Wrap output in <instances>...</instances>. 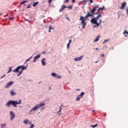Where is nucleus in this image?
Listing matches in <instances>:
<instances>
[{
    "mask_svg": "<svg viewBox=\"0 0 128 128\" xmlns=\"http://www.w3.org/2000/svg\"><path fill=\"white\" fill-rule=\"evenodd\" d=\"M32 56H31L28 60H26L24 62V64H26V62H30V60H32Z\"/></svg>",
    "mask_w": 128,
    "mask_h": 128,
    "instance_id": "nucleus-23",
    "label": "nucleus"
},
{
    "mask_svg": "<svg viewBox=\"0 0 128 128\" xmlns=\"http://www.w3.org/2000/svg\"><path fill=\"white\" fill-rule=\"evenodd\" d=\"M50 30H54V28H52V26H50L49 30H48L49 32H52V31Z\"/></svg>",
    "mask_w": 128,
    "mask_h": 128,
    "instance_id": "nucleus-18",
    "label": "nucleus"
},
{
    "mask_svg": "<svg viewBox=\"0 0 128 128\" xmlns=\"http://www.w3.org/2000/svg\"><path fill=\"white\" fill-rule=\"evenodd\" d=\"M93 8L91 10L93 12H94L96 10V8H98V6H93Z\"/></svg>",
    "mask_w": 128,
    "mask_h": 128,
    "instance_id": "nucleus-15",
    "label": "nucleus"
},
{
    "mask_svg": "<svg viewBox=\"0 0 128 128\" xmlns=\"http://www.w3.org/2000/svg\"><path fill=\"white\" fill-rule=\"evenodd\" d=\"M104 8V6L102 8H98V10H102Z\"/></svg>",
    "mask_w": 128,
    "mask_h": 128,
    "instance_id": "nucleus-34",
    "label": "nucleus"
},
{
    "mask_svg": "<svg viewBox=\"0 0 128 128\" xmlns=\"http://www.w3.org/2000/svg\"><path fill=\"white\" fill-rule=\"evenodd\" d=\"M66 8H68L72 9V6H66Z\"/></svg>",
    "mask_w": 128,
    "mask_h": 128,
    "instance_id": "nucleus-36",
    "label": "nucleus"
},
{
    "mask_svg": "<svg viewBox=\"0 0 128 128\" xmlns=\"http://www.w3.org/2000/svg\"><path fill=\"white\" fill-rule=\"evenodd\" d=\"M40 58V54H38L36 56H35L33 60V62H36L38 60H39Z\"/></svg>",
    "mask_w": 128,
    "mask_h": 128,
    "instance_id": "nucleus-11",
    "label": "nucleus"
},
{
    "mask_svg": "<svg viewBox=\"0 0 128 128\" xmlns=\"http://www.w3.org/2000/svg\"><path fill=\"white\" fill-rule=\"evenodd\" d=\"M36 4H38V2H34V4H32L34 8H35V6H36Z\"/></svg>",
    "mask_w": 128,
    "mask_h": 128,
    "instance_id": "nucleus-20",
    "label": "nucleus"
},
{
    "mask_svg": "<svg viewBox=\"0 0 128 128\" xmlns=\"http://www.w3.org/2000/svg\"><path fill=\"white\" fill-rule=\"evenodd\" d=\"M80 98H80V96H79V95H78L77 96H76V100H80Z\"/></svg>",
    "mask_w": 128,
    "mask_h": 128,
    "instance_id": "nucleus-24",
    "label": "nucleus"
},
{
    "mask_svg": "<svg viewBox=\"0 0 128 128\" xmlns=\"http://www.w3.org/2000/svg\"><path fill=\"white\" fill-rule=\"evenodd\" d=\"M124 34L125 36H128V35H126V34H128V32L124 31Z\"/></svg>",
    "mask_w": 128,
    "mask_h": 128,
    "instance_id": "nucleus-26",
    "label": "nucleus"
},
{
    "mask_svg": "<svg viewBox=\"0 0 128 128\" xmlns=\"http://www.w3.org/2000/svg\"><path fill=\"white\" fill-rule=\"evenodd\" d=\"M126 3L124 2L122 4L121 6L120 7V10H124V8L126 7Z\"/></svg>",
    "mask_w": 128,
    "mask_h": 128,
    "instance_id": "nucleus-13",
    "label": "nucleus"
},
{
    "mask_svg": "<svg viewBox=\"0 0 128 128\" xmlns=\"http://www.w3.org/2000/svg\"><path fill=\"white\" fill-rule=\"evenodd\" d=\"M84 95V92H82L81 94L79 95L81 98H82V96Z\"/></svg>",
    "mask_w": 128,
    "mask_h": 128,
    "instance_id": "nucleus-21",
    "label": "nucleus"
},
{
    "mask_svg": "<svg viewBox=\"0 0 128 128\" xmlns=\"http://www.w3.org/2000/svg\"><path fill=\"white\" fill-rule=\"evenodd\" d=\"M12 67H10V68H9V70H8V71L7 72V74H10V72H12Z\"/></svg>",
    "mask_w": 128,
    "mask_h": 128,
    "instance_id": "nucleus-28",
    "label": "nucleus"
},
{
    "mask_svg": "<svg viewBox=\"0 0 128 128\" xmlns=\"http://www.w3.org/2000/svg\"><path fill=\"white\" fill-rule=\"evenodd\" d=\"M2 128H6V124H2L0 125Z\"/></svg>",
    "mask_w": 128,
    "mask_h": 128,
    "instance_id": "nucleus-30",
    "label": "nucleus"
},
{
    "mask_svg": "<svg viewBox=\"0 0 128 128\" xmlns=\"http://www.w3.org/2000/svg\"><path fill=\"white\" fill-rule=\"evenodd\" d=\"M82 58H84V56H81L80 57H76L75 58H74V62H78L80 60H82Z\"/></svg>",
    "mask_w": 128,
    "mask_h": 128,
    "instance_id": "nucleus-10",
    "label": "nucleus"
},
{
    "mask_svg": "<svg viewBox=\"0 0 128 128\" xmlns=\"http://www.w3.org/2000/svg\"><path fill=\"white\" fill-rule=\"evenodd\" d=\"M100 18H102V14H98L96 17L92 18L90 20V22H92V24H95L93 26L94 28H98L100 25L102 24V19H99V22H98V20Z\"/></svg>",
    "mask_w": 128,
    "mask_h": 128,
    "instance_id": "nucleus-1",
    "label": "nucleus"
},
{
    "mask_svg": "<svg viewBox=\"0 0 128 128\" xmlns=\"http://www.w3.org/2000/svg\"><path fill=\"white\" fill-rule=\"evenodd\" d=\"M67 20H70V19L68 18H67Z\"/></svg>",
    "mask_w": 128,
    "mask_h": 128,
    "instance_id": "nucleus-62",
    "label": "nucleus"
},
{
    "mask_svg": "<svg viewBox=\"0 0 128 128\" xmlns=\"http://www.w3.org/2000/svg\"><path fill=\"white\" fill-rule=\"evenodd\" d=\"M97 62H98V61H96V62H95V63H96V64H97Z\"/></svg>",
    "mask_w": 128,
    "mask_h": 128,
    "instance_id": "nucleus-56",
    "label": "nucleus"
},
{
    "mask_svg": "<svg viewBox=\"0 0 128 128\" xmlns=\"http://www.w3.org/2000/svg\"><path fill=\"white\" fill-rule=\"evenodd\" d=\"M62 112V110H60L58 112L57 114H59V116H60V112Z\"/></svg>",
    "mask_w": 128,
    "mask_h": 128,
    "instance_id": "nucleus-41",
    "label": "nucleus"
},
{
    "mask_svg": "<svg viewBox=\"0 0 128 128\" xmlns=\"http://www.w3.org/2000/svg\"><path fill=\"white\" fill-rule=\"evenodd\" d=\"M95 50H98V48H96Z\"/></svg>",
    "mask_w": 128,
    "mask_h": 128,
    "instance_id": "nucleus-58",
    "label": "nucleus"
},
{
    "mask_svg": "<svg viewBox=\"0 0 128 128\" xmlns=\"http://www.w3.org/2000/svg\"><path fill=\"white\" fill-rule=\"evenodd\" d=\"M88 2H90V4H92L94 0H88Z\"/></svg>",
    "mask_w": 128,
    "mask_h": 128,
    "instance_id": "nucleus-39",
    "label": "nucleus"
},
{
    "mask_svg": "<svg viewBox=\"0 0 128 128\" xmlns=\"http://www.w3.org/2000/svg\"><path fill=\"white\" fill-rule=\"evenodd\" d=\"M109 41L108 40H105L103 42V44H106V42H108Z\"/></svg>",
    "mask_w": 128,
    "mask_h": 128,
    "instance_id": "nucleus-33",
    "label": "nucleus"
},
{
    "mask_svg": "<svg viewBox=\"0 0 128 128\" xmlns=\"http://www.w3.org/2000/svg\"><path fill=\"white\" fill-rule=\"evenodd\" d=\"M59 110H62V106L59 107Z\"/></svg>",
    "mask_w": 128,
    "mask_h": 128,
    "instance_id": "nucleus-50",
    "label": "nucleus"
},
{
    "mask_svg": "<svg viewBox=\"0 0 128 128\" xmlns=\"http://www.w3.org/2000/svg\"><path fill=\"white\" fill-rule=\"evenodd\" d=\"M23 122L24 124H26V126H28V119L24 120L23 121Z\"/></svg>",
    "mask_w": 128,
    "mask_h": 128,
    "instance_id": "nucleus-17",
    "label": "nucleus"
},
{
    "mask_svg": "<svg viewBox=\"0 0 128 128\" xmlns=\"http://www.w3.org/2000/svg\"><path fill=\"white\" fill-rule=\"evenodd\" d=\"M69 74H70V71H69Z\"/></svg>",
    "mask_w": 128,
    "mask_h": 128,
    "instance_id": "nucleus-63",
    "label": "nucleus"
},
{
    "mask_svg": "<svg viewBox=\"0 0 128 128\" xmlns=\"http://www.w3.org/2000/svg\"><path fill=\"white\" fill-rule=\"evenodd\" d=\"M75 0H72V4H74Z\"/></svg>",
    "mask_w": 128,
    "mask_h": 128,
    "instance_id": "nucleus-51",
    "label": "nucleus"
},
{
    "mask_svg": "<svg viewBox=\"0 0 128 128\" xmlns=\"http://www.w3.org/2000/svg\"><path fill=\"white\" fill-rule=\"evenodd\" d=\"M14 84V81L8 82L6 84L4 88H10V86H12Z\"/></svg>",
    "mask_w": 128,
    "mask_h": 128,
    "instance_id": "nucleus-6",
    "label": "nucleus"
},
{
    "mask_svg": "<svg viewBox=\"0 0 128 128\" xmlns=\"http://www.w3.org/2000/svg\"><path fill=\"white\" fill-rule=\"evenodd\" d=\"M44 110V107H42V109L40 110V112H42Z\"/></svg>",
    "mask_w": 128,
    "mask_h": 128,
    "instance_id": "nucleus-43",
    "label": "nucleus"
},
{
    "mask_svg": "<svg viewBox=\"0 0 128 128\" xmlns=\"http://www.w3.org/2000/svg\"><path fill=\"white\" fill-rule=\"evenodd\" d=\"M19 72V74H17V76H20V74H22V71L19 70H18V72Z\"/></svg>",
    "mask_w": 128,
    "mask_h": 128,
    "instance_id": "nucleus-19",
    "label": "nucleus"
},
{
    "mask_svg": "<svg viewBox=\"0 0 128 128\" xmlns=\"http://www.w3.org/2000/svg\"><path fill=\"white\" fill-rule=\"evenodd\" d=\"M46 51H44L43 52H42L41 54H46Z\"/></svg>",
    "mask_w": 128,
    "mask_h": 128,
    "instance_id": "nucleus-40",
    "label": "nucleus"
},
{
    "mask_svg": "<svg viewBox=\"0 0 128 128\" xmlns=\"http://www.w3.org/2000/svg\"><path fill=\"white\" fill-rule=\"evenodd\" d=\"M90 126L91 128H96V126H98V124H96L95 125H91Z\"/></svg>",
    "mask_w": 128,
    "mask_h": 128,
    "instance_id": "nucleus-27",
    "label": "nucleus"
},
{
    "mask_svg": "<svg viewBox=\"0 0 128 128\" xmlns=\"http://www.w3.org/2000/svg\"><path fill=\"white\" fill-rule=\"evenodd\" d=\"M90 16H92V18H94V12H93L92 10L87 12V14L85 16V18L88 20V18H90Z\"/></svg>",
    "mask_w": 128,
    "mask_h": 128,
    "instance_id": "nucleus-4",
    "label": "nucleus"
},
{
    "mask_svg": "<svg viewBox=\"0 0 128 128\" xmlns=\"http://www.w3.org/2000/svg\"><path fill=\"white\" fill-rule=\"evenodd\" d=\"M10 120L11 122L14 120V118H16V114L14 112L12 111H10Z\"/></svg>",
    "mask_w": 128,
    "mask_h": 128,
    "instance_id": "nucleus-7",
    "label": "nucleus"
},
{
    "mask_svg": "<svg viewBox=\"0 0 128 128\" xmlns=\"http://www.w3.org/2000/svg\"><path fill=\"white\" fill-rule=\"evenodd\" d=\"M70 43L68 42V44H67V48H68V49H69V48H70Z\"/></svg>",
    "mask_w": 128,
    "mask_h": 128,
    "instance_id": "nucleus-37",
    "label": "nucleus"
},
{
    "mask_svg": "<svg viewBox=\"0 0 128 128\" xmlns=\"http://www.w3.org/2000/svg\"><path fill=\"white\" fill-rule=\"evenodd\" d=\"M79 20H82L81 24L82 26V28H84L86 26V18H84V16H80Z\"/></svg>",
    "mask_w": 128,
    "mask_h": 128,
    "instance_id": "nucleus-5",
    "label": "nucleus"
},
{
    "mask_svg": "<svg viewBox=\"0 0 128 128\" xmlns=\"http://www.w3.org/2000/svg\"><path fill=\"white\" fill-rule=\"evenodd\" d=\"M92 112H94V110H93Z\"/></svg>",
    "mask_w": 128,
    "mask_h": 128,
    "instance_id": "nucleus-64",
    "label": "nucleus"
},
{
    "mask_svg": "<svg viewBox=\"0 0 128 128\" xmlns=\"http://www.w3.org/2000/svg\"><path fill=\"white\" fill-rule=\"evenodd\" d=\"M36 107L35 106L33 108H32L30 110L28 114H32L34 112H36L37 110Z\"/></svg>",
    "mask_w": 128,
    "mask_h": 128,
    "instance_id": "nucleus-8",
    "label": "nucleus"
},
{
    "mask_svg": "<svg viewBox=\"0 0 128 128\" xmlns=\"http://www.w3.org/2000/svg\"><path fill=\"white\" fill-rule=\"evenodd\" d=\"M4 76H6V74L3 75L1 78H4Z\"/></svg>",
    "mask_w": 128,
    "mask_h": 128,
    "instance_id": "nucleus-48",
    "label": "nucleus"
},
{
    "mask_svg": "<svg viewBox=\"0 0 128 128\" xmlns=\"http://www.w3.org/2000/svg\"><path fill=\"white\" fill-rule=\"evenodd\" d=\"M99 13H100V10H98L97 12L95 14H96V15L98 14H98H98Z\"/></svg>",
    "mask_w": 128,
    "mask_h": 128,
    "instance_id": "nucleus-31",
    "label": "nucleus"
},
{
    "mask_svg": "<svg viewBox=\"0 0 128 128\" xmlns=\"http://www.w3.org/2000/svg\"><path fill=\"white\" fill-rule=\"evenodd\" d=\"M25 2V4H26V2H28V0L24 1Z\"/></svg>",
    "mask_w": 128,
    "mask_h": 128,
    "instance_id": "nucleus-55",
    "label": "nucleus"
},
{
    "mask_svg": "<svg viewBox=\"0 0 128 128\" xmlns=\"http://www.w3.org/2000/svg\"><path fill=\"white\" fill-rule=\"evenodd\" d=\"M28 68V64L26 66H24L22 65L20 66H18L17 68H16L15 69H14L12 72H18V70H20L21 72H24V70H26Z\"/></svg>",
    "mask_w": 128,
    "mask_h": 128,
    "instance_id": "nucleus-3",
    "label": "nucleus"
},
{
    "mask_svg": "<svg viewBox=\"0 0 128 128\" xmlns=\"http://www.w3.org/2000/svg\"><path fill=\"white\" fill-rule=\"evenodd\" d=\"M126 12L127 16H128V8H126Z\"/></svg>",
    "mask_w": 128,
    "mask_h": 128,
    "instance_id": "nucleus-42",
    "label": "nucleus"
},
{
    "mask_svg": "<svg viewBox=\"0 0 128 128\" xmlns=\"http://www.w3.org/2000/svg\"><path fill=\"white\" fill-rule=\"evenodd\" d=\"M104 56V54H102V55H101V56Z\"/></svg>",
    "mask_w": 128,
    "mask_h": 128,
    "instance_id": "nucleus-59",
    "label": "nucleus"
},
{
    "mask_svg": "<svg viewBox=\"0 0 128 128\" xmlns=\"http://www.w3.org/2000/svg\"><path fill=\"white\" fill-rule=\"evenodd\" d=\"M28 124H32V122L31 121H28Z\"/></svg>",
    "mask_w": 128,
    "mask_h": 128,
    "instance_id": "nucleus-47",
    "label": "nucleus"
},
{
    "mask_svg": "<svg viewBox=\"0 0 128 128\" xmlns=\"http://www.w3.org/2000/svg\"><path fill=\"white\" fill-rule=\"evenodd\" d=\"M22 104V100H19L18 101V100H9L6 104V106H7V108H10V106H13L14 108H16V106L18 104Z\"/></svg>",
    "mask_w": 128,
    "mask_h": 128,
    "instance_id": "nucleus-2",
    "label": "nucleus"
},
{
    "mask_svg": "<svg viewBox=\"0 0 128 128\" xmlns=\"http://www.w3.org/2000/svg\"><path fill=\"white\" fill-rule=\"evenodd\" d=\"M87 2H88V0H84L82 1V2H84V4H86Z\"/></svg>",
    "mask_w": 128,
    "mask_h": 128,
    "instance_id": "nucleus-35",
    "label": "nucleus"
},
{
    "mask_svg": "<svg viewBox=\"0 0 128 128\" xmlns=\"http://www.w3.org/2000/svg\"><path fill=\"white\" fill-rule=\"evenodd\" d=\"M68 0H66L65 1H64V2L66 3V4H68Z\"/></svg>",
    "mask_w": 128,
    "mask_h": 128,
    "instance_id": "nucleus-38",
    "label": "nucleus"
},
{
    "mask_svg": "<svg viewBox=\"0 0 128 128\" xmlns=\"http://www.w3.org/2000/svg\"><path fill=\"white\" fill-rule=\"evenodd\" d=\"M28 82H32V80H28Z\"/></svg>",
    "mask_w": 128,
    "mask_h": 128,
    "instance_id": "nucleus-49",
    "label": "nucleus"
},
{
    "mask_svg": "<svg viewBox=\"0 0 128 128\" xmlns=\"http://www.w3.org/2000/svg\"><path fill=\"white\" fill-rule=\"evenodd\" d=\"M52 0H48V4H52Z\"/></svg>",
    "mask_w": 128,
    "mask_h": 128,
    "instance_id": "nucleus-44",
    "label": "nucleus"
},
{
    "mask_svg": "<svg viewBox=\"0 0 128 128\" xmlns=\"http://www.w3.org/2000/svg\"><path fill=\"white\" fill-rule=\"evenodd\" d=\"M42 64L43 66H46V58H43L41 60Z\"/></svg>",
    "mask_w": 128,
    "mask_h": 128,
    "instance_id": "nucleus-12",
    "label": "nucleus"
},
{
    "mask_svg": "<svg viewBox=\"0 0 128 128\" xmlns=\"http://www.w3.org/2000/svg\"><path fill=\"white\" fill-rule=\"evenodd\" d=\"M8 18H9L10 20H12V18L10 17H8Z\"/></svg>",
    "mask_w": 128,
    "mask_h": 128,
    "instance_id": "nucleus-46",
    "label": "nucleus"
},
{
    "mask_svg": "<svg viewBox=\"0 0 128 128\" xmlns=\"http://www.w3.org/2000/svg\"><path fill=\"white\" fill-rule=\"evenodd\" d=\"M76 90L80 91V89L77 88V89H76Z\"/></svg>",
    "mask_w": 128,
    "mask_h": 128,
    "instance_id": "nucleus-52",
    "label": "nucleus"
},
{
    "mask_svg": "<svg viewBox=\"0 0 128 128\" xmlns=\"http://www.w3.org/2000/svg\"><path fill=\"white\" fill-rule=\"evenodd\" d=\"M26 4L24 1L22 2H20V6H22V4Z\"/></svg>",
    "mask_w": 128,
    "mask_h": 128,
    "instance_id": "nucleus-32",
    "label": "nucleus"
},
{
    "mask_svg": "<svg viewBox=\"0 0 128 128\" xmlns=\"http://www.w3.org/2000/svg\"><path fill=\"white\" fill-rule=\"evenodd\" d=\"M51 75L53 78H56V76L57 74L56 73H52Z\"/></svg>",
    "mask_w": 128,
    "mask_h": 128,
    "instance_id": "nucleus-25",
    "label": "nucleus"
},
{
    "mask_svg": "<svg viewBox=\"0 0 128 128\" xmlns=\"http://www.w3.org/2000/svg\"><path fill=\"white\" fill-rule=\"evenodd\" d=\"M20 108H22V106H21L20 105L19 106Z\"/></svg>",
    "mask_w": 128,
    "mask_h": 128,
    "instance_id": "nucleus-54",
    "label": "nucleus"
},
{
    "mask_svg": "<svg viewBox=\"0 0 128 128\" xmlns=\"http://www.w3.org/2000/svg\"><path fill=\"white\" fill-rule=\"evenodd\" d=\"M66 8V6H64L62 5L60 8V10H59L60 12H62V10H64V9Z\"/></svg>",
    "mask_w": 128,
    "mask_h": 128,
    "instance_id": "nucleus-16",
    "label": "nucleus"
},
{
    "mask_svg": "<svg viewBox=\"0 0 128 128\" xmlns=\"http://www.w3.org/2000/svg\"><path fill=\"white\" fill-rule=\"evenodd\" d=\"M52 50H54V48H52Z\"/></svg>",
    "mask_w": 128,
    "mask_h": 128,
    "instance_id": "nucleus-61",
    "label": "nucleus"
},
{
    "mask_svg": "<svg viewBox=\"0 0 128 128\" xmlns=\"http://www.w3.org/2000/svg\"><path fill=\"white\" fill-rule=\"evenodd\" d=\"M69 42H70V44L72 42V40H69Z\"/></svg>",
    "mask_w": 128,
    "mask_h": 128,
    "instance_id": "nucleus-53",
    "label": "nucleus"
},
{
    "mask_svg": "<svg viewBox=\"0 0 128 128\" xmlns=\"http://www.w3.org/2000/svg\"><path fill=\"white\" fill-rule=\"evenodd\" d=\"M55 78H62V76H59L58 74H57V75L56 76Z\"/></svg>",
    "mask_w": 128,
    "mask_h": 128,
    "instance_id": "nucleus-29",
    "label": "nucleus"
},
{
    "mask_svg": "<svg viewBox=\"0 0 128 128\" xmlns=\"http://www.w3.org/2000/svg\"><path fill=\"white\" fill-rule=\"evenodd\" d=\"M100 38V36H97L94 40V42H96L98 40V38Z\"/></svg>",
    "mask_w": 128,
    "mask_h": 128,
    "instance_id": "nucleus-22",
    "label": "nucleus"
},
{
    "mask_svg": "<svg viewBox=\"0 0 128 128\" xmlns=\"http://www.w3.org/2000/svg\"><path fill=\"white\" fill-rule=\"evenodd\" d=\"M60 106H61V108H62V106H64V105L62 104V105H61Z\"/></svg>",
    "mask_w": 128,
    "mask_h": 128,
    "instance_id": "nucleus-57",
    "label": "nucleus"
},
{
    "mask_svg": "<svg viewBox=\"0 0 128 128\" xmlns=\"http://www.w3.org/2000/svg\"><path fill=\"white\" fill-rule=\"evenodd\" d=\"M16 94V92H14V89L12 90L10 92V94L12 96H14Z\"/></svg>",
    "mask_w": 128,
    "mask_h": 128,
    "instance_id": "nucleus-14",
    "label": "nucleus"
},
{
    "mask_svg": "<svg viewBox=\"0 0 128 128\" xmlns=\"http://www.w3.org/2000/svg\"><path fill=\"white\" fill-rule=\"evenodd\" d=\"M25 20H28V19H25Z\"/></svg>",
    "mask_w": 128,
    "mask_h": 128,
    "instance_id": "nucleus-60",
    "label": "nucleus"
},
{
    "mask_svg": "<svg viewBox=\"0 0 128 128\" xmlns=\"http://www.w3.org/2000/svg\"><path fill=\"white\" fill-rule=\"evenodd\" d=\"M30 8V4H28L26 7V8Z\"/></svg>",
    "mask_w": 128,
    "mask_h": 128,
    "instance_id": "nucleus-45",
    "label": "nucleus"
},
{
    "mask_svg": "<svg viewBox=\"0 0 128 128\" xmlns=\"http://www.w3.org/2000/svg\"><path fill=\"white\" fill-rule=\"evenodd\" d=\"M46 104L44 102H41L38 104H36L35 106L37 110H40L42 106H44Z\"/></svg>",
    "mask_w": 128,
    "mask_h": 128,
    "instance_id": "nucleus-9",
    "label": "nucleus"
}]
</instances>
